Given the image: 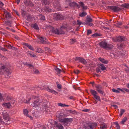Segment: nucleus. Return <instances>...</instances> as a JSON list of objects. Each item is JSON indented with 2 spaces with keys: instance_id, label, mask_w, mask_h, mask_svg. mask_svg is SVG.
Segmentation results:
<instances>
[{
  "instance_id": "5",
  "label": "nucleus",
  "mask_w": 129,
  "mask_h": 129,
  "mask_svg": "<svg viewBox=\"0 0 129 129\" xmlns=\"http://www.w3.org/2000/svg\"><path fill=\"white\" fill-rule=\"evenodd\" d=\"M113 40L115 42H120L125 40L124 38L123 37L119 36L113 38Z\"/></svg>"
},
{
  "instance_id": "35",
  "label": "nucleus",
  "mask_w": 129,
  "mask_h": 129,
  "mask_svg": "<svg viewBox=\"0 0 129 129\" xmlns=\"http://www.w3.org/2000/svg\"><path fill=\"white\" fill-rule=\"evenodd\" d=\"M56 84L57 85V88L58 89H61V84H59L58 82H56Z\"/></svg>"
},
{
  "instance_id": "42",
  "label": "nucleus",
  "mask_w": 129,
  "mask_h": 129,
  "mask_svg": "<svg viewBox=\"0 0 129 129\" xmlns=\"http://www.w3.org/2000/svg\"><path fill=\"white\" fill-rule=\"evenodd\" d=\"M40 19L41 20H45V18L44 16L42 15H40Z\"/></svg>"
},
{
  "instance_id": "11",
  "label": "nucleus",
  "mask_w": 129,
  "mask_h": 129,
  "mask_svg": "<svg viewBox=\"0 0 129 129\" xmlns=\"http://www.w3.org/2000/svg\"><path fill=\"white\" fill-rule=\"evenodd\" d=\"M76 60H78L83 64H85L86 63V61L83 58L80 57H77L76 58Z\"/></svg>"
},
{
  "instance_id": "60",
  "label": "nucleus",
  "mask_w": 129,
  "mask_h": 129,
  "mask_svg": "<svg viewBox=\"0 0 129 129\" xmlns=\"http://www.w3.org/2000/svg\"><path fill=\"white\" fill-rule=\"evenodd\" d=\"M3 48L2 47H1L0 46V49L1 50H3Z\"/></svg>"
},
{
  "instance_id": "6",
  "label": "nucleus",
  "mask_w": 129,
  "mask_h": 129,
  "mask_svg": "<svg viewBox=\"0 0 129 129\" xmlns=\"http://www.w3.org/2000/svg\"><path fill=\"white\" fill-rule=\"evenodd\" d=\"M111 10L114 12H118L121 10V9L118 7L116 6H111L109 7V8Z\"/></svg>"
},
{
  "instance_id": "33",
  "label": "nucleus",
  "mask_w": 129,
  "mask_h": 129,
  "mask_svg": "<svg viewBox=\"0 0 129 129\" xmlns=\"http://www.w3.org/2000/svg\"><path fill=\"white\" fill-rule=\"evenodd\" d=\"M115 124L117 129H120V127L117 122H115Z\"/></svg>"
},
{
  "instance_id": "7",
  "label": "nucleus",
  "mask_w": 129,
  "mask_h": 129,
  "mask_svg": "<svg viewBox=\"0 0 129 129\" xmlns=\"http://www.w3.org/2000/svg\"><path fill=\"white\" fill-rule=\"evenodd\" d=\"M4 117V118L6 120V121H9L10 120L9 117L8 113L6 112H4L3 113Z\"/></svg>"
},
{
  "instance_id": "25",
  "label": "nucleus",
  "mask_w": 129,
  "mask_h": 129,
  "mask_svg": "<svg viewBox=\"0 0 129 129\" xmlns=\"http://www.w3.org/2000/svg\"><path fill=\"white\" fill-rule=\"evenodd\" d=\"M127 120V118L125 117L123 118L122 119V121L120 122V124H124V123L126 122Z\"/></svg>"
},
{
  "instance_id": "54",
  "label": "nucleus",
  "mask_w": 129,
  "mask_h": 129,
  "mask_svg": "<svg viewBox=\"0 0 129 129\" xmlns=\"http://www.w3.org/2000/svg\"><path fill=\"white\" fill-rule=\"evenodd\" d=\"M20 1V0H16V2L18 4L19 3Z\"/></svg>"
},
{
  "instance_id": "9",
  "label": "nucleus",
  "mask_w": 129,
  "mask_h": 129,
  "mask_svg": "<svg viewBox=\"0 0 129 129\" xmlns=\"http://www.w3.org/2000/svg\"><path fill=\"white\" fill-rule=\"evenodd\" d=\"M23 112L25 116L29 117L31 119H33V117L30 116L28 114V110L26 109H24L23 110Z\"/></svg>"
},
{
  "instance_id": "3",
  "label": "nucleus",
  "mask_w": 129,
  "mask_h": 129,
  "mask_svg": "<svg viewBox=\"0 0 129 129\" xmlns=\"http://www.w3.org/2000/svg\"><path fill=\"white\" fill-rule=\"evenodd\" d=\"M100 45L101 47L107 49H111L113 47L112 45L107 44V43L104 41L100 42Z\"/></svg>"
},
{
  "instance_id": "14",
  "label": "nucleus",
  "mask_w": 129,
  "mask_h": 129,
  "mask_svg": "<svg viewBox=\"0 0 129 129\" xmlns=\"http://www.w3.org/2000/svg\"><path fill=\"white\" fill-rule=\"evenodd\" d=\"M47 90L48 91L55 94H56L58 93L56 91L49 87H47Z\"/></svg>"
},
{
  "instance_id": "4",
  "label": "nucleus",
  "mask_w": 129,
  "mask_h": 129,
  "mask_svg": "<svg viewBox=\"0 0 129 129\" xmlns=\"http://www.w3.org/2000/svg\"><path fill=\"white\" fill-rule=\"evenodd\" d=\"M93 21L92 19L89 16H87L86 18V21H85V22L84 23V24L86 25H88L89 26H91L93 25V24L91 23L90 22Z\"/></svg>"
},
{
  "instance_id": "59",
  "label": "nucleus",
  "mask_w": 129,
  "mask_h": 129,
  "mask_svg": "<svg viewBox=\"0 0 129 129\" xmlns=\"http://www.w3.org/2000/svg\"><path fill=\"white\" fill-rule=\"evenodd\" d=\"M73 96H70V97L69 98H70V99H73Z\"/></svg>"
},
{
  "instance_id": "61",
  "label": "nucleus",
  "mask_w": 129,
  "mask_h": 129,
  "mask_svg": "<svg viewBox=\"0 0 129 129\" xmlns=\"http://www.w3.org/2000/svg\"><path fill=\"white\" fill-rule=\"evenodd\" d=\"M90 83L91 84L93 85V84L94 83V82H91Z\"/></svg>"
},
{
  "instance_id": "63",
  "label": "nucleus",
  "mask_w": 129,
  "mask_h": 129,
  "mask_svg": "<svg viewBox=\"0 0 129 129\" xmlns=\"http://www.w3.org/2000/svg\"><path fill=\"white\" fill-rule=\"evenodd\" d=\"M16 14L18 15L19 16V14L17 12H16Z\"/></svg>"
},
{
  "instance_id": "22",
  "label": "nucleus",
  "mask_w": 129,
  "mask_h": 129,
  "mask_svg": "<svg viewBox=\"0 0 129 129\" xmlns=\"http://www.w3.org/2000/svg\"><path fill=\"white\" fill-rule=\"evenodd\" d=\"M90 92L94 96L96 95L97 94V93L95 91L92 89L90 90Z\"/></svg>"
},
{
  "instance_id": "46",
  "label": "nucleus",
  "mask_w": 129,
  "mask_h": 129,
  "mask_svg": "<svg viewBox=\"0 0 129 129\" xmlns=\"http://www.w3.org/2000/svg\"><path fill=\"white\" fill-rule=\"evenodd\" d=\"M92 32L90 30H88L87 32V35H89L91 34Z\"/></svg>"
},
{
  "instance_id": "20",
  "label": "nucleus",
  "mask_w": 129,
  "mask_h": 129,
  "mask_svg": "<svg viewBox=\"0 0 129 129\" xmlns=\"http://www.w3.org/2000/svg\"><path fill=\"white\" fill-rule=\"evenodd\" d=\"M99 60L101 62L105 64H107L108 62V61L107 60L105 59L104 58H99Z\"/></svg>"
},
{
  "instance_id": "26",
  "label": "nucleus",
  "mask_w": 129,
  "mask_h": 129,
  "mask_svg": "<svg viewBox=\"0 0 129 129\" xmlns=\"http://www.w3.org/2000/svg\"><path fill=\"white\" fill-rule=\"evenodd\" d=\"M25 45L28 47L29 49L32 50H34V49L31 45H29L25 43Z\"/></svg>"
},
{
  "instance_id": "29",
  "label": "nucleus",
  "mask_w": 129,
  "mask_h": 129,
  "mask_svg": "<svg viewBox=\"0 0 129 129\" xmlns=\"http://www.w3.org/2000/svg\"><path fill=\"white\" fill-rule=\"evenodd\" d=\"M87 15V13L85 12H82L79 14V16L81 17H83Z\"/></svg>"
},
{
  "instance_id": "19",
  "label": "nucleus",
  "mask_w": 129,
  "mask_h": 129,
  "mask_svg": "<svg viewBox=\"0 0 129 129\" xmlns=\"http://www.w3.org/2000/svg\"><path fill=\"white\" fill-rule=\"evenodd\" d=\"M27 54L28 55L30 56L31 57H35L36 56V55L32 52L30 51H28L27 52Z\"/></svg>"
},
{
  "instance_id": "44",
  "label": "nucleus",
  "mask_w": 129,
  "mask_h": 129,
  "mask_svg": "<svg viewBox=\"0 0 129 129\" xmlns=\"http://www.w3.org/2000/svg\"><path fill=\"white\" fill-rule=\"evenodd\" d=\"M4 5V4L0 1V7L2 8V7Z\"/></svg>"
},
{
  "instance_id": "10",
  "label": "nucleus",
  "mask_w": 129,
  "mask_h": 129,
  "mask_svg": "<svg viewBox=\"0 0 129 129\" xmlns=\"http://www.w3.org/2000/svg\"><path fill=\"white\" fill-rule=\"evenodd\" d=\"M51 122H54V123L55 124H56V127H57L59 129H63V127L60 124H57V123L55 121H54L53 120H51Z\"/></svg>"
},
{
  "instance_id": "41",
  "label": "nucleus",
  "mask_w": 129,
  "mask_h": 129,
  "mask_svg": "<svg viewBox=\"0 0 129 129\" xmlns=\"http://www.w3.org/2000/svg\"><path fill=\"white\" fill-rule=\"evenodd\" d=\"M58 106L61 107H64L66 106L65 104H62L61 103H59L58 104Z\"/></svg>"
},
{
  "instance_id": "13",
  "label": "nucleus",
  "mask_w": 129,
  "mask_h": 129,
  "mask_svg": "<svg viewBox=\"0 0 129 129\" xmlns=\"http://www.w3.org/2000/svg\"><path fill=\"white\" fill-rule=\"evenodd\" d=\"M4 16L7 19H9L11 17L10 14L6 11H4Z\"/></svg>"
},
{
  "instance_id": "56",
  "label": "nucleus",
  "mask_w": 129,
  "mask_h": 129,
  "mask_svg": "<svg viewBox=\"0 0 129 129\" xmlns=\"http://www.w3.org/2000/svg\"><path fill=\"white\" fill-rule=\"evenodd\" d=\"M2 50L4 51H7V50L6 49H5V48H3V49Z\"/></svg>"
},
{
  "instance_id": "57",
  "label": "nucleus",
  "mask_w": 129,
  "mask_h": 129,
  "mask_svg": "<svg viewBox=\"0 0 129 129\" xmlns=\"http://www.w3.org/2000/svg\"><path fill=\"white\" fill-rule=\"evenodd\" d=\"M2 98V96L1 94L0 93V100H1Z\"/></svg>"
},
{
  "instance_id": "36",
  "label": "nucleus",
  "mask_w": 129,
  "mask_h": 129,
  "mask_svg": "<svg viewBox=\"0 0 129 129\" xmlns=\"http://www.w3.org/2000/svg\"><path fill=\"white\" fill-rule=\"evenodd\" d=\"M33 71L34 73L35 74H38L39 73V71L36 69H34Z\"/></svg>"
},
{
  "instance_id": "55",
  "label": "nucleus",
  "mask_w": 129,
  "mask_h": 129,
  "mask_svg": "<svg viewBox=\"0 0 129 129\" xmlns=\"http://www.w3.org/2000/svg\"><path fill=\"white\" fill-rule=\"evenodd\" d=\"M15 103V101L13 100L12 101V102L11 103V104H13Z\"/></svg>"
},
{
  "instance_id": "24",
  "label": "nucleus",
  "mask_w": 129,
  "mask_h": 129,
  "mask_svg": "<svg viewBox=\"0 0 129 129\" xmlns=\"http://www.w3.org/2000/svg\"><path fill=\"white\" fill-rule=\"evenodd\" d=\"M100 68H101V70L102 71H104L106 69V67H105L103 64H100Z\"/></svg>"
},
{
  "instance_id": "16",
  "label": "nucleus",
  "mask_w": 129,
  "mask_h": 129,
  "mask_svg": "<svg viewBox=\"0 0 129 129\" xmlns=\"http://www.w3.org/2000/svg\"><path fill=\"white\" fill-rule=\"evenodd\" d=\"M2 105L3 107L7 108H10L11 105L9 103H3Z\"/></svg>"
},
{
  "instance_id": "31",
  "label": "nucleus",
  "mask_w": 129,
  "mask_h": 129,
  "mask_svg": "<svg viewBox=\"0 0 129 129\" xmlns=\"http://www.w3.org/2000/svg\"><path fill=\"white\" fill-rule=\"evenodd\" d=\"M94 98L96 100L100 101H101V100L100 97L99 96L97 95H96L94 96Z\"/></svg>"
},
{
  "instance_id": "40",
  "label": "nucleus",
  "mask_w": 129,
  "mask_h": 129,
  "mask_svg": "<svg viewBox=\"0 0 129 129\" xmlns=\"http://www.w3.org/2000/svg\"><path fill=\"white\" fill-rule=\"evenodd\" d=\"M45 11L46 12H50L51 11V10L50 9L48 8H46L45 9Z\"/></svg>"
},
{
  "instance_id": "23",
  "label": "nucleus",
  "mask_w": 129,
  "mask_h": 129,
  "mask_svg": "<svg viewBox=\"0 0 129 129\" xmlns=\"http://www.w3.org/2000/svg\"><path fill=\"white\" fill-rule=\"evenodd\" d=\"M5 67L4 66H2L1 68H0V74H2L3 73Z\"/></svg>"
},
{
  "instance_id": "34",
  "label": "nucleus",
  "mask_w": 129,
  "mask_h": 129,
  "mask_svg": "<svg viewBox=\"0 0 129 129\" xmlns=\"http://www.w3.org/2000/svg\"><path fill=\"white\" fill-rule=\"evenodd\" d=\"M106 127V125L105 124L102 125L100 126L101 129H105Z\"/></svg>"
},
{
  "instance_id": "43",
  "label": "nucleus",
  "mask_w": 129,
  "mask_h": 129,
  "mask_svg": "<svg viewBox=\"0 0 129 129\" xmlns=\"http://www.w3.org/2000/svg\"><path fill=\"white\" fill-rule=\"evenodd\" d=\"M96 71L97 72H101V70L99 68H97L96 69Z\"/></svg>"
},
{
  "instance_id": "2",
  "label": "nucleus",
  "mask_w": 129,
  "mask_h": 129,
  "mask_svg": "<svg viewBox=\"0 0 129 129\" xmlns=\"http://www.w3.org/2000/svg\"><path fill=\"white\" fill-rule=\"evenodd\" d=\"M31 101H34V102L31 104L32 106L34 108H36L38 106L39 103L38 102L39 101V99L38 97L34 96L32 98H28L26 100H24L23 99L22 102L25 103H29V102Z\"/></svg>"
},
{
  "instance_id": "64",
  "label": "nucleus",
  "mask_w": 129,
  "mask_h": 129,
  "mask_svg": "<svg viewBox=\"0 0 129 129\" xmlns=\"http://www.w3.org/2000/svg\"><path fill=\"white\" fill-rule=\"evenodd\" d=\"M127 87L129 88V83L128 84Z\"/></svg>"
},
{
  "instance_id": "48",
  "label": "nucleus",
  "mask_w": 129,
  "mask_h": 129,
  "mask_svg": "<svg viewBox=\"0 0 129 129\" xmlns=\"http://www.w3.org/2000/svg\"><path fill=\"white\" fill-rule=\"evenodd\" d=\"M77 24L78 25H80L82 23V22L79 20H77Z\"/></svg>"
},
{
  "instance_id": "38",
  "label": "nucleus",
  "mask_w": 129,
  "mask_h": 129,
  "mask_svg": "<svg viewBox=\"0 0 129 129\" xmlns=\"http://www.w3.org/2000/svg\"><path fill=\"white\" fill-rule=\"evenodd\" d=\"M24 65H26L29 67H33V66L30 64L26 62L25 63Z\"/></svg>"
},
{
  "instance_id": "51",
  "label": "nucleus",
  "mask_w": 129,
  "mask_h": 129,
  "mask_svg": "<svg viewBox=\"0 0 129 129\" xmlns=\"http://www.w3.org/2000/svg\"><path fill=\"white\" fill-rule=\"evenodd\" d=\"M112 106L114 107L115 109L118 108L117 106L116 105H113Z\"/></svg>"
},
{
  "instance_id": "1",
  "label": "nucleus",
  "mask_w": 129,
  "mask_h": 129,
  "mask_svg": "<svg viewBox=\"0 0 129 129\" xmlns=\"http://www.w3.org/2000/svg\"><path fill=\"white\" fill-rule=\"evenodd\" d=\"M63 114L61 113H58L57 116L59 118L60 122L63 123L65 126H67L68 124H69L72 121L71 118H63Z\"/></svg>"
},
{
  "instance_id": "12",
  "label": "nucleus",
  "mask_w": 129,
  "mask_h": 129,
  "mask_svg": "<svg viewBox=\"0 0 129 129\" xmlns=\"http://www.w3.org/2000/svg\"><path fill=\"white\" fill-rule=\"evenodd\" d=\"M62 15L58 13H56L54 15V17L57 19L61 20L62 19L61 17Z\"/></svg>"
},
{
  "instance_id": "52",
  "label": "nucleus",
  "mask_w": 129,
  "mask_h": 129,
  "mask_svg": "<svg viewBox=\"0 0 129 129\" xmlns=\"http://www.w3.org/2000/svg\"><path fill=\"white\" fill-rule=\"evenodd\" d=\"M88 109H85L83 110V111L85 112H88Z\"/></svg>"
},
{
  "instance_id": "53",
  "label": "nucleus",
  "mask_w": 129,
  "mask_h": 129,
  "mask_svg": "<svg viewBox=\"0 0 129 129\" xmlns=\"http://www.w3.org/2000/svg\"><path fill=\"white\" fill-rule=\"evenodd\" d=\"M47 1L46 0H44V4H45V5L47 4Z\"/></svg>"
},
{
  "instance_id": "17",
  "label": "nucleus",
  "mask_w": 129,
  "mask_h": 129,
  "mask_svg": "<svg viewBox=\"0 0 129 129\" xmlns=\"http://www.w3.org/2000/svg\"><path fill=\"white\" fill-rule=\"evenodd\" d=\"M112 91L114 92H116L117 93H119L120 91H123L122 89H121L120 88H118L117 89H112Z\"/></svg>"
},
{
  "instance_id": "21",
  "label": "nucleus",
  "mask_w": 129,
  "mask_h": 129,
  "mask_svg": "<svg viewBox=\"0 0 129 129\" xmlns=\"http://www.w3.org/2000/svg\"><path fill=\"white\" fill-rule=\"evenodd\" d=\"M79 4L83 8V10H86L87 9V7L86 6H84L83 3L81 2H79Z\"/></svg>"
},
{
  "instance_id": "39",
  "label": "nucleus",
  "mask_w": 129,
  "mask_h": 129,
  "mask_svg": "<svg viewBox=\"0 0 129 129\" xmlns=\"http://www.w3.org/2000/svg\"><path fill=\"white\" fill-rule=\"evenodd\" d=\"M96 89H101L102 88L101 86L100 85H98L96 86Z\"/></svg>"
},
{
  "instance_id": "37",
  "label": "nucleus",
  "mask_w": 129,
  "mask_h": 129,
  "mask_svg": "<svg viewBox=\"0 0 129 129\" xmlns=\"http://www.w3.org/2000/svg\"><path fill=\"white\" fill-rule=\"evenodd\" d=\"M76 42V40H75L71 39L70 40V42L71 44H73Z\"/></svg>"
},
{
  "instance_id": "15",
  "label": "nucleus",
  "mask_w": 129,
  "mask_h": 129,
  "mask_svg": "<svg viewBox=\"0 0 129 129\" xmlns=\"http://www.w3.org/2000/svg\"><path fill=\"white\" fill-rule=\"evenodd\" d=\"M54 32L57 34H62L65 33V32L64 31H59L58 29H57L54 30Z\"/></svg>"
},
{
  "instance_id": "45",
  "label": "nucleus",
  "mask_w": 129,
  "mask_h": 129,
  "mask_svg": "<svg viewBox=\"0 0 129 129\" xmlns=\"http://www.w3.org/2000/svg\"><path fill=\"white\" fill-rule=\"evenodd\" d=\"M5 72H6V74L8 76H9L11 74V72H7V71H6Z\"/></svg>"
},
{
  "instance_id": "47",
  "label": "nucleus",
  "mask_w": 129,
  "mask_h": 129,
  "mask_svg": "<svg viewBox=\"0 0 129 129\" xmlns=\"http://www.w3.org/2000/svg\"><path fill=\"white\" fill-rule=\"evenodd\" d=\"M125 112V110L123 109H121V110L120 113H121V114H123Z\"/></svg>"
},
{
  "instance_id": "27",
  "label": "nucleus",
  "mask_w": 129,
  "mask_h": 129,
  "mask_svg": "<svg viewBox=\"0 0 129 129\" xmlns=\"http://www.w3.org/2000/svg\"><path fill=\"white\" fill-rule=\"evenodd\" d=\"M55 69L56 72L58 74H60L61 72L62 71L61 70L59 69V68L57 67H55Z\"/></svg>"
},
{
  "instance_id": "28",
  "label": "nucleus",
  "mask_w": 129,
  "mask_h": 129,
  "mask_svg": "<svg viewBox=\"0 0 129 129\" xmlns=\"http://www.w3.org/2000/svg\"><path fill=\"white\" fill-rule=\"evenodd\" d=\"M6 47L10 49H13V48H14V47L12 46L11 45L9 44H8L7 45H5Z\"/></svg>"
},
{
  "instance_id": "30",
  "label": "nucleus",
  "mask_w": 129,
  "mask_h": 129,
  "mask_svg": "<svg viewBox=\"0 0 129 129\" xmlns=\"http://www.w3.org/2000/svg\"><path fill=\"white\" fill-rule=\"evenodd\" d=\"M101 89H96V90L99 93L103 95H104V93L102 90H101Z\"/></svg>"
},
{
  "instance_id": "32",
  "label": "nucleus",
  "mask_w": 129,
  "mask_h": 129,
  "mask_svg": "<svg viewBox=\"0 0 129 129\" xmlns=\"http://www.w3.org/2000/svg\"><path fill=\"white\" fill-rule=\"evenodd\" d=\"M33 28L36 29H39L38 26L36 24H33Z\"/></svg>"
},
{
  "instance_id": "62",
  "label": "nucleus",
  "mask_w": 129,
  "mask_h": 129,
  "mask_svg": "<svg viewBox=\"0 0 129 129\" xmlns=\"http://www.w3.org/2000/svg\"><path fill=\"white\" fill-rule=\"evenodd\" d=\"M54 6L55 7V8H57V6H56V5H54Z\"/></svg>"
},
{
  "instance_id": "8",
  "label": "nucleus",
  "mask_w": 129,
  "mask_h": 129,
  "mask_svg": "<svg viewBox=\"0 0 129 129\" xmlns=\"http://www.w3.org/2000/svg\"><path fill=\"white\" fill-rule=\"evenodd\" d=\"M37 38L40 39L41 41V42L43 44H46L47 41V39L46 38H43L40 36H37Z\"/></svg>"
},
{
  "instance_id": "50",
  "label": "nucleus",
  "mask_w": 129,
  "mask_h": 129,
  "mask_svg": "<svg viewBox=\"0 0 129 129\" xmlns=\"http://www.w3.org/2000/svg\"><path fill=\"white\" fill-rule=\"evenodd\" d=\"M102 29H109V28H108L105 27V26H103L102 27Z\"/></svg>"
},
{
  "instance_id": "58",
  "label": "nucleus",
  "mask_w": 129,
  "mask_h": 129,
  "mask_svg": "<svg viewBox=\"0 0 129 129\" xmlns=\"http://www.w3.org/2000/svg\"><path fill=\"white\" fill-rule=\"evenodd\" d=\"M75 6H77L78 8H79V7H78V5L77 3H75Z\"/></svg>"
},
{
  "instance_id": "49",
  "label": "nucleus",
  "mask_w": 129,
  "mask_h": 129,
  "mask_svg": "<svg viewBox=\"0 0 129 129\" xmlns=\"http://www.w3.org/2000/svg\"><path fill=\"white\" fill-rule=\"evenodd\" d=\"M74 73L76 74H77L79 72V71L78 70H76L74 71Z\"/></svg>"
},
{
  "instance_id": "18",
  "label": "nucleus",
  "mask_w": 129,
  "mask_h": 129,
  "mask_svg": "<svg viewBox=\"0 0 129 129\" xmlns=\"http://www.w3.org/2000/svg\"><path fill=\"white\" fill-rule=\"evenodd\" d=\"M93 124H92L88 126H85L84 127L85 129H93L94 127Z\"/></svg>"
}]
</instances>
